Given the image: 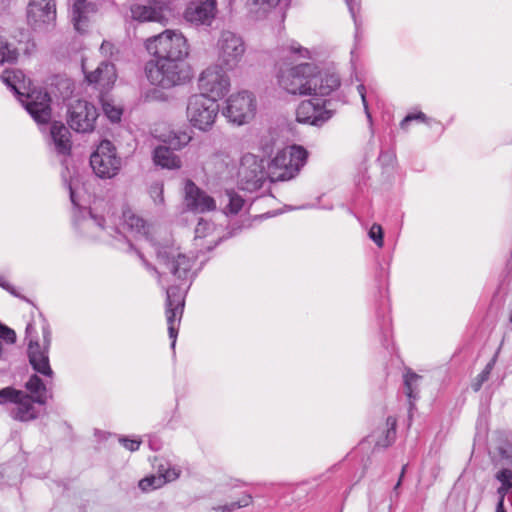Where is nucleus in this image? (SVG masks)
I'll return each instance as SVG.
<instances>
[{"label":"nucleus","mask_w":512,"mask_h":512,"mask_svg":"<svg viewBox=\"0 0 512 512\" xmlns=\"http://www.w3.org/2000/svg\"><path fill=\"white\" fill-rule=\"evenodd\" d=\"M318 66L314 63H300L288 68L280 67L277 79L279 86L292 95H313Z\"/></svg>","instance_id":"6"},{"label":"nucleus","mask_w":512,"mask_h":512,"mask_svg":"<svg viewBox=\"0 0 512 512\" xmlns=\"http://www.w3.org/2000/svg\"><path fill=\"white\" fill-rule=\"evenodd\" d=\"M307 157V150L299 145H291L278 151L268 164L269 180L276 182L295 178L306 164Z\"/></svg>","instance_id":"7"},{"label":"nucleus","mask_w":512,"mask_h":512,"mask_svg":"<svg viewBox=\"0 0 512 512\" xmlns=\"http://www.w3.org/2000/svg\"><path fill=\"white\" fill-rule=\"evenodd\" d=\"M147 79L152 85L170 89L188 83L192 70L185 60L155 59L146 64Z\"/></svg>","instance_id":"5"},{"label":"nucleus","mask_w":512,"mask_h":512,"mask_svg":"<svg viewBox=\"0 0 512 512\" xmlns=\"http://www.w3.org/2000/svg\"><path fill=\"white\" fill-rule=\"evenodd\" d=\"M315 93L313 95L326 96L340 86V78L336 73H321L318 69V75L315 76Z\"/></svg>","instance_id":"30"},{"label":"nucleus","mask_w":512,"mask_h":512,"mask_svg":"<svg viewBox=\"0 0 512 512\" xmlns=\"http://www.w3.org/2000/svg\"><path fill=\"white\" fill-rule=\"evenodd\" d=\"M252 503V496L244 494L238 501L231 502L225 505H218L213 507L216 512H233L236 509L247 507Z\"/></svg>","instance_id":"38"},{"label":"nucleus","mask_w":512,"mask_h":512,"mask_svg":"<svg viewBox=\"0 0 512 512\" xmlns=\"http://www.w3.org/2000/svg\"><path fill=\"white\" fill-rule=\"evenodd\" d=\"M401 484V478L399 479V481L397 482L396 486H395V489H397Z\"/></svg>","instance_id":"58"},{"label":"nucleus","mask_w":512,"mask_h":512,"mask_svg":"<svg viewBox=\"0 0 512 512\" xmlns=\"http://www.w3.org/2000/svg\"><path fill=\"white\" fill-rule=\"evenodd\" d=\"M394 159H395L394 154L390 153V152H381V154L379 156V161L383 165H391V164H393Z\"/></svg>","instance_id":"51"},{"label":"nucleus","mask_w":512,"mask_h":512,"mask_svg":"<svg viewBox=\"0 0 512 512\" xmlns=\"http://www.w3.org/2000/svg\"><path fill=\"white\" fill-rule=\"evenodd\" d=\"M216 12V0L191 2L185 10L187 21L197 24H209Z\"/></svg>","instance_id":"25"},{"label":"nucleus","mask_w":512,"mask_h":512,"mask_svg":"<svg viewBox=\"0 0 512 512\" xmlns=\"http://www.w3.org/2000/svg\"><path fill=\"white\" fill-rule=\"evenodd\" d=\"M102 109L104 114L112 121L117 122L121 119L122 110L108 99H102Z\"/></svg>","instance_id":"41"},{"label":"nucleus","mask_w":512,"mask_h":512,"mask_svg":"<svg viewBox=\"0 0 512 512\" xmlns=\"http://www.w3.org/2000/svg\"><path fill=\"white\" fill-rule=\"evenodd\" d=\"M414 120H418V121H421V122H424V123H427L429 124V119L427 118V116L423 113V112H418V113H410L408 114L400 123V127L402 129H407L408 127V124L411 122V121H414Z\"/></svg>","instance_id":"46"},{"label":"nucleus","mask_w":512,"mask_h":512,"mask_svg":"<svg viewBox=\"0 0 512 512\" xmlns=\"http://www.w3.org/2000/svg\"><path fill=\"white\" fill-rule=\"evenodd\" d=\"M421 380L422 377L411 370L404 374L405 393L410 401L418 398Z\"/></svg>","instance_id":"34"},{"label":"nucleus","mask_w":512,"mask_h":512,"mask_svg":"<svg viewBox=\"0 0 512 512\" xmlns=\"http://www.w3.org/2000/svg\"><path fill=\"white\" fill-rule=\"evenodd\" d=\"M6 403L19 404L28 412L32 404V398L23 391L6 387L0 390V405Z\"/></svg>","instance_id":"31"},{"label":"nucleus","mask_w":512,"mask_h":512,"mask_svg":"<svg viewBox=\"0 0 512 512\" xmlns=\"http://www.w3.org/2000/svg\"><path fill=\"white\" fill-rule=\"evenodd\" d=\"M0 338L7 343L13 344L16 341V333L14 330L0 324Z\"/></svg>","instance_id":"48"},{"label":"nucleus","mask_w":512,"mask_h":512,"mask_svg":"<svg viewBox=\"0 0 512 512\" xmlns=\"http://www.w3.org/2000/svg\"><path fill=\"white\" fill-rule=\"evenodd\" d=\"M184 192L185 204L189 210L204 213L216 208L215 200L197 187L191 180L186 181Z\"/></svg>","instance_id":"22"},{"label":"nucleus","mask_w":512,"mask_h":512,"mask_svg":"<svg viewBox=\"0 0 512 512\" xmlns=\"http://www.w3.org/2000/svg\"><path fill=\"white\" fill-rule=\"evenodd\" d=\"M26 388L30 391L35 400L39 403H44L47 397V389L43 381L37 376L32 375L26 383Z\"/></svg>","instance_id":"35"},{"label":"nucleus","mask_w":512,"mask_h":512,"mask_svg":"<svg viewBox=\"0 0 512 512\" xmlns=\"http://www.w3.org/2000/svg\"><path fill=\"white\" fill-rule=\"evenodd\" d=\"M114 46L112 43L104 41L100 47L102 54L104 55H112Z\"/></svg>","instance_id":"52"},{"label":"nucleus","mask_w":512,"mask_h":512,"mask_svg":"<svg viewBox=\"0 0 512 512\" xmlns=\"http://www.w3.org/2000/svg\"><path fill=\"white\" fill-rule=\"evenodd\" d=\"M165 484V479L159 477V475H151L149 477L143 478L139 481V488L142 491H150L154 489H158Z\"/></svg>","instance_id":"40"},{"label":"nucleus","mask_w":512,"mask_h":512,"mask_svg":"<svg viewBox=\"0 0 512 512\" xmlns=\"http://www.w3.org/2000/svg\"><path fill=\"white\" fill-rule=\"evenodd\" d=\"M163 190H164L163 184L159 183V182H156L150 186L149 194L155 204H163V202H164Z\"/></svg>","instance_id":"44"},{"label":"nucleus","mask_w":512,"mask_h":512,"mask_svg":"<svg viewBox=\"0 0 512 512\" xmlns=\"http://www.w3.org/2000/svg\"><path fill=\"white\" fill-rule=\"evenodd\" d=\"M56 5L54 0H30L27 7V23L35 31H47L54 27Z\"/></svg>","instance_id":"17"},{"label":"nucleus","mask_w":512,"mask_h":512,"mask_svg":"<svg viewBox=\"0 0 512 512\" xmlns=\"http://www.w3.org/2000/svg\"><path fill=\"white\" fill-rule=\"evenodd\" d=\"M245 52L246 44L240 35L232 31L220 34L217 41L218 61L227 71H233L240 65Z\"/></svg>","instance_id":"13"},{"label":"nucleus","mask_w":512,"mask_h":512,"mask_svg":"<svg viewBox=\"0 0 512 512\" xmlns=\"http://www.w3.org/2000/svg\"><path fill=\"white\" fill-rule=\"evenodd\" d=\"M90 166L101 179H112L122 168V159L116 147L109 140H103L90 156Z\"/></svg>","instance_id":"11"},{"label":"nucleus","mask_w":512,"mask_h":512,"mask_svg":"<svg viewBox=\"0 0 512 512\" xmlns=\"http://www.w3.org/2000/svg\"><path fill=\"white\" fill-rule=\"evenodd\" d=\"M215 231V226L203 219H201L196 228H195V240L198 242L202 239H206L209 237L205 243H196L197 246H205L208 250L212 248V246H216L220 240L219 237L213 236V232Z\"/></svg>","instance_id":"32"},{"label":"nucleus","mask_w":512,"mask_h":512,"mask_svg":"<svg viewBox=\"0 0 512 512\" xmlns=\"http://www.w3.org/2000/svg\"><path fill=\"white\" fill-rule=\"evenodd\" d=\"M180 475V470L176 467H164L163 465L159 468V477L165 479V483L176 480Z\"/></svg>","instance_id":"43"},{"label":"nucleus","mask_w":512,"mask_h":512,"mask_svg":"<svg viewBox=\"0 0 512 512\" xmlns=\"http://www.w3.org/2000/svg\"><path fill=\"white\" fill-rule=\"evenodd\" d=\"M347 6H348V9L354 19V21L356 22V17H355V3L352 1V0H345Z\"/></svg>","instance_id":"56"},{"label":"nucleus","mask_w":512,"mask_h":512,"mask_svg":"<svg viewBox=\"0 0 512 512\" xmlns=\"http://www.w3.org/2000/svg\"><path fill=\"white\" fill-rule=\"evenodd\" d=\"M281 0H246V9L250 18L262 20L267 18L279 5Z\"/></svg>","instance_id":"29"},{"label":"nucleus","mask_w":512,"mask_h":512,"mask_svg":"<svg viewBox=\"0 0 512 512\" xmlns=\"http://www.w3.org/2000/svg\"><path fill=\"white\" fill-rule=\"evenodd\" d=\"M25 333L29 363L36 372L52 377L48 356L52 337L47 321L41 316L38 320H32L27 324Z\"/></svg>","instance_id":"4"},{"label":"nucleus","mask_w":512,"mask_h":512,"mask_svg":"<svg viewBox=\"0 0 512 512\" xmlns=\"http://www.w3.org/2000/svg\"><path fill=\"white\" fill-rule=\"evenodd\" d=\"M153 248L156 251L159 264L167 268L171 276L178 281L176 286L166 287L165 279L156 268H153V271L159 275V283L166 290L168 333L172 340L171 347L174 349L178 335L177 322L180 321L184 307V290L182 288L189 287V281L194 275L191 271L193 261L174 245H155Z\"/></svg>","instance_id":"3"},{"label":"nucleus","mask_w":512,"mask_h":512,"mask_svg":"<svg viewBox=\"0 0 512 512\" xmlns=\"http://www.w3.org/2000/svg\"><path fill=\"white\" fill-rule=\"evenodd\" d=\"M3 79H4V82H5L8 86H10V87L15 91V92H18V93H19V91H18V87H17V85H16V84L11 80V76H10V74H8L7 76H5Z\"/></svg>","instance_id":"55"},{"label":"nucleus","mask_w":512,"mask_h":512,"mask_svg":"<svg viewBox=\"0 0 512 512\" xmlns=\"http://www.w3.org/2000/svg\"><path fill=\"white\" fill-rule=\"evenodd\" d=\"M369 237L379 247H383V230L379 224H373L369 230Z\"/></svg>","instance_id":"45"},{"label":"nucleus","mask_w":512,"mask_h":512,"mask_svg":"<svg viewBox=\"0 0 512 512\" xmlns=\"http://www.w3.org/2000/svg\"><path fill=\"white\" fill-rule=\"evenodd\" d=\"M143 262H144V264L146 265L147 268L151 267L145 260H143Z\"/></svg>","instance_id":"59"},{"label":"nucleus","mask_w":512,"mask_h":512,"mask_svg":"<svg viewBox=\"0 0 512 512\" xmlns=\"http://www.w3.org/2000/svg\"><path fill=\"white\" fill-rule=\"evenodd\" d=\"M219 104L214 98L194 93L186 102V118L189 124L202 132L210 131L218 117Z\"/></svg>","instance_id":"9"},{"label":"nucleus","mask_w":512,"mask_h":512,"mask_svg":"<svg viewBox=\"0 0 512 512\" xmlns=\"http://www.w3.org/2000/svg\"><path fill=\"white\" fill-rule=\"evenodd\" d=\"M81 217L75 219V226L84 235L90 238L109 241L113 244V239L121 235L119 229L113 226H105L106 219L94 214L91 210H81Z\"/></svg>","instance_id":"15"},{"label":"nucleus","mask_w":512,"mask_h":512,"mask_svg":"<svg viewBox=\"0 0 512 512\" xmlns=\"http://www.w3.org/2000/svg\"><path fill=\"white\" fill-rule=\"evenodd\" d=\"M496 477L502 483V487L499 488L498 492L503 496L509 488H512V471L503 469L497 473Z\"/></svg>","instance_id":"42"},{"label":"nucleus","mask_w":512,"mask_h":512,"mask_svg":"<svg viewBox=\"0 0 512 512\" xmlns=\"http://www.w3.org/2000/svg\"><path fill=\"white\" fill-rule=\"evenodd\" d=\"M257 101L252 92L242 90L231 94L225 101L222 114L237 125L249 123L256 115Z\"/></svg>","instance_id":"10"},{"label":"nucleus","mask_w":512,"mask_h":512,"mask_svg":"<svg viewBox=\"0 0 512 512\" xmlns=\"http://www.w3.org/2000/svg\"><path fill=\"white\" fill-rule=\"evenodd\" d=\"M85 10V0H73L71 20L73 22L75 30H77L78 32H84L88 24V19L85 14Z\"/></svg>","instance_id":"33"},{"label":"nucleus","mask_w":512,"mask_h":512,"mask_svg":"<svg viewBox=\"0 0 512 512\" xmlns=\"http://www.w3.org/2000/svg\"><path fill=\"white\" fill-rule=\"evenodd\" d=\"M69 129L60 122H54L50 128V145L55 153L62 158L70 155L72 142Z\"/></svg>","instance_id":"26"},{"label":"nucleus","mask_w":512,"mask_h":512,"mask_svg":"<svg viewBox=\"0 0 512 512\" xmlns=\"http://www.w3.org/2000/svg\"><path fill=\"white\" fill-rule=\"evenodd\" d=\"M22 102L37 123H47L50 120L51 108L48 93L33 90L25 96Z\"/></svg>","instance_id":"21"},{"label":"nucleus","mask_w":512,"mask_h":512,"mask_svg":"<svg viewBox=\"0 0 512 512\" xmlns=\"http://www.w3.org/2000/svg\"><path fill=\"white\" fill-rule=\"evenodd\" d=\"M315 51L302 46L294 39L285 40L277 48L278 61L283 64L299 60H312L315 57Z\"/></svg>","instance_id":"23"},{"label":"nucleus","mask_w":512,"mask_h":512,"mask_svg":"<svg viewBox=\"0 0 512 512\" xmlns=\"http://www.w3.org/2000/svg\"><path fill=\"white\" fill-rule=\"evenodd\" d=\"M119 443L122 444L127 450L134 452L139 449L141 441L139 439H129L126 437H120Z\"/></svg>","instance_id":"49"},{"label":"nucleus","mask_w":512,"mask_h":512,"mask_svg":"<svg viewBox=\"0 0 512 512\" xmlns=\"http://www.w3.org/2000/svg\"><path fill=\"white\" fill-rule=\"evenodd\" d=\"M334 112L326 109L319 99L302 101L296 110V120L302 124L313 126H322L330 118Z\"/></svg>","instance_id":"19"},{"label":"nucleus","mask_w":512,"mask_h":512,"mask_svg":"<svg viewBox=\"0 0 512 512\" xmlns=\"http://www.w3.org/2000/svg\"><path fill=\"white\" fill-rule=\"evenodd\" d=\"M405 468H406V466H404V467L402 468L401 477H402V476H403V474H404Z\"/></svg>","instance_id":"60"},{"label":"nucleus","mask_w":512,"mask_h":512,"mask_svg":"<svg viewBox=\"0 0 512 512\" xmlns=\"http://www.w3.org/2000/svg\"><path fill=\"white\" fill-rule=\"evenodd\" d=\"M153 162L163 169H179L182 166L180 157L169 147L159 145L153 150Z\"/></svg>","instance_id":"28"},{"label":"nucleus","mask_w":512,"mask_h":512,"mask_svg":"<svg viewBox=\"0 0 512 512\" xmlns=\"http://www.w3.org/2000/svg\"><path fill=\"white\" fill-rule=\"evenodd\" d=\"M225 70L219 64H212L205 68L197 80L199 94L214 98V101L222 99L231 87L230 77Z\"/></svg>","instance_id":"12"},{"label":"nucleus","mask_w":512,"mask_h":512,"mask_svg":"<svg viewBox=\"0 0 512 512\" xmlns=\"http://www.w3.org/2000/svg\"><path fill=\"white\" fill-rule=\"evenodd\" d=\"M269 179L268 170L261 159L253 154L242 156L238 169V185L240 189L254 192L260 189Z\"/></svg>","instance_id":"14"},{"label":"nucleus","mask_w":512,"mask_h":512,"mask_svg":"<svg viewBox=\"0 0 512 512\" xmlns=\"http://www.w3.org/2000/svg\"><path fill=\"white\" fill-rule=\"evenodd\" d=\"M17 49L8 43V41L0 37V65L5 63H14L17 60Z\"/></svg>","instance_id":"37"},{"label":"nucleus","mask_w":512,"mask_h":512,"mask_svg":"<svg viewBox=\"0 0 512 512\" xmlns=\"http://www.w3.org/2000/svg\"><path fill=\"white\" fill-rule=\"evenodd\" d=\"M224 197L227 201L224 207L225 214H237L245 203V200L233 190H227Z\"/></svg>","instance_id":"36"},{"label":"nucleus","mask_w":512,"mask_h":512,"mask_svg":"<svg viewBox=\"0 0 512 512\" xmlns=\"http://www.w3.org/2000/svg\"><path fill=\"white\" fill-rule=\"evenodd\" d=\"M82 70L88 83L96 84L102 90L110 89L117 78L115 66L110 62H102L94 71L88 72L82 61Z\"/></svg>","instance_id":"24"},{"label":"nucleus","mask_w":512,"mask_h":512,"mask_svg":"<svg viewBox=\"0 0 512 512\" xmlns=\"http://www.w3.org/2000/svg\"><path fill=\"white\" fill-rule=\"evenodd\" d=\"M153 248L156 251L159 264L167 268L171 276L178 281L176 286L166 287L165 279L156 268H153V271L159 275V283L166 290L168 333L172 340L171 347L174 349L178 335L177 322L180 321L184 307V290L182 288L189 287V281L194 275L191 271L193 261L174 245H155Z\"/></svg>","instance_id":"1"},{"label":"nucleus","mask_w":512,"mask_h":512,"mask_svg":"<svg viewBox=\"0 0 512 512\" xmlns=\"http://www.w3.org/2000/svg\"><path fill=\"white\" fill-rule=\"evenodd\" d=\"M68 189H69V192H70V199H71V202L76 206L78 205L77 203V200H76V192H75V188L73 186V182L70 181L68 184Z\"/></svg>","instance_id":"53"},{"label":"nucleus","mask_w":512,"mask_h":512,"mask_svg":"<svg viewBox=\"0 0 512 512\" xmlns=\"http://www.w3.org/2000/svg\"><path fill=\"white\" fill-rule=\"evenodd\" d=\"M122 228L126 231V234L119 230L121 235H118L117 239H113V244L116 246V242H123L125 240L128 243V248H132L133 245L131 244V240L129 239V237H132L136 240L144 241L151 247L157 245L156 243H154V239L152 236V227L131 209H126L123 211Z\"/></svg>","instance_id":"16"},{"label":"nucleus","mask_w":512,"mask_h":512,"mask_svg":"<svg viewBox=\"0 0 512 512\" xmlns=\"http://www.w3.org/2000/svg\"><path fill=\"white\" fill-rule=\"evenodd\" d=\"M177 139L179 140V146L183 147V146H186L190 142L191 137L186 133H182L181 135H179L177 137Z\"/></svg>","instance_id":"54"},{"label":"nucleus","mask_w":512,"mask_h":512,"mask_svg":"<svg viewBox=\"0 0 512 512\" xmlns=\"http://www.w3.org/2000/svg\"><path fill=\"white\" fill-rule=\"evenodd\" d=\"M131 15L140 22H159L162 24L173 16L170 6L161 1H151L148 5L134 4L131 6Z\"/></svg>","instance_id":"20"},{"label":"nucleus","mask_w":512,"mask_h":512,"mask_svg":"<svg viewBox=\"0 0 512 512\" xmlns=\"http://www.w3.org/2000/svg\"><path fill=\"white\" fill-rule=\"evenodd\" d=\"M98 117L94 105L85 100H76L70 104L68 110V123L70 127L81 133L91 132Z\"/></svg>","instance_id":"18"},{"label":"nucleus","mask_w":512,"mask_h":512,"mask_svg":"<svg viewBox=\"0 0 512 512\" xmlns=\"http://www.w3.org/2000/svg\"><path fill=\"white\" fill-rule=\"evenodd\" d=\"M357 91H358V93H359V95L361 97L363 108H364V112L366 114L367 120H368L369 124L371 125L372 124V116H371V113L369 111L368 102H367V99H366V89H365V86L363 84H359L357 86Z\"/></svg>","instance_id":"47"},{"label":"nucleus","mask_w":512,"mask_h":512,"mask_svg":"<svg viewBox=\"0 0 512 512\" xmlns=\"http://www.w3.org/2000/svg\"><path fill=\"white\" fill-rule=\"evenodd\" d=\"M496 512H505L503 507V498H501L497 504Z\"/></svg>","instance_id":"57"},{"label":"nucleus","mask_w":512,"mask_h":512,"mask_svg":"<svg viewBox=\"0 0 512 512\" xmlns=\"http://www.w3.org/2000/svg\"><path fill=\"white\" fill-rule=\"evenodd\" d=\"M148 53L156 59L185 60L189 55V45L185 36L178 30L166 29L145 41Z\"/></svg>","instance_id":"8"},{"label":"nucleus","mask_w":512,"mask_h":512,"mask_svg":"<svg viewBox=\"0 0 512 512\" xmlns=\"http://www.w3.org/2000/svg\"><path fill=\"white\" fill-rule=\"evenodd\" d=\"M496 363V356L493 357L485 366L483 371L478 374L471 383L472 389L477 392L481 389L482 385L489 379L491 371Z\"/></svg>","instance_id":"39"},{"label":"nucleus","mask_w":512,"mask_h":512,"mask_svg":"<svg viewBox=\"0 0 512 512\" xmlns=\"http://www.w3.org/2000/svg\"><path fill=\"white\" fill-rule=\"evenodd\" d=\"M396 438V418H386L366 439L378 448L390 446Z\"/></svg>","instance_id":"27"},{"label":"nucleus","mask_w":512,"mask_h":512,"mask_svg":"<svg viewBox=\"0 0 512 512\" xmlns=\"http://www.w3.org/2000/svg\"><path fill=\"white\" fill-rule=\"evenodd\" d=\"M153 248L156 251L159 264L167 268L171 276L178 281L176 286L166 287L165 279L156 268H153V271L159 275V283L166 290L168 333L172 340L171 347L174 349L178 335L177 322L180 321L184 307V290L182 288L189 287V281L194 275L191 271L193 261L174 245H155Z\"/></svg>","instance_id":"2"},{"label":"nucleus","mask_w":512,"mask_h":512,"mask_svg":"<svg viewBox=\"0 0 512 512\" xmlns=\"http://www.w3.org/2000/svg\"><path fill=\"white\" fill-rule=\"evenodd\" d=\"M0 287H2L15 297L23 298L17 293L16 289L3 276H0Z\"/></svg>","instance_id":"50"}]
</instances>
